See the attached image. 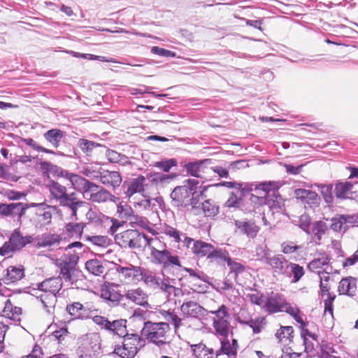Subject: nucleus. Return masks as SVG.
I'll list each match as a JSON object with an SVG mask.
<instances>
[{"label":"nucleus","instance_id":"30","mask_svg":"<svg viewBox=\"0 0 358 358\" xmlns=\"http://www.w3.org/2000/svg\"><path fill=\"white\" fill-rule=\"evenodd\" d=\"M57 278H49L37 284L38 291H60L62 284Z\"/></svg>","mask_w":358,"mask_h":358},{"label":"nucleus","instance_id":"28","mask_svg":"<svg viewBox=\"0 0 358 358\" xmlns=\"http://www.w3.org/2000/svg\"><path fill=\"white\" fill-rule=\"evenodd\" d=\"M315 186L317 187V190L320 192L325 203L329 206H331L334 203L333 184L315 183Z\"/></svg>","mask_w":358,"mask_h":358},{"label":"nucleus","instance_id":"51","mask_svg":"<svg viewBox=\"0 0 358 358\" xmlns=\"http://www.w3.org/2000/svg\"><path fill=\"white\" fill-rule=\"evenodd\" d=\"M213 327L217 334L225 337L228 335L229 331V322L221 321L219 322H213Z\"/></svg>","mask_w":358,"mask_h":358},{"label":"nucleus","instance_id":"34","mask_svg":"<svg viewBox=\"0 0 358 358\" xmlns=\"http://www.w3.org/2000/svg\"><path fill=\"white\" fill-rule=\"evenodd\" d=\"M85 227V224L83 222L80 223H68L65 226L67 234L71 237L75 236L76 238H80L83 229Z\"/></svg>","mask_w":358,"mask_h":358},{"label":"nucleus","instance_id":"46","mask_svg":"<svg viewBox=\"0 0 358 358\" xmlns=\"http://www.w3.org/2000/svg\"><path fill=\"white\" fill-rule=\"evenodd\" d=\"M331 229L336 232H345L348 229V225H344L341 219V215H338L336 217L331 220Z\"/></svg>","mask_w":358,"mask_h":358},{"label":"nucleus","instance_id":"63","mask_svg":"<svg viewBox=\"0 0 358 358\" xmlns=\"http://www.w3.org/2000/svg\"><path fill=\"white\" fill-rule=\"evenodd\" d=\"M344 225L358 226V215H341Z\"/></svg>","mask_w":358,"mask_h":358},{"label":"nucleus","instance_id":"29","mask_svg":"<svg viewBox=\"0 0 358 358\" xmlns=\"http://www.w3.org/2000/svg\"><path fill=\"white\" fill-rule=\"evenodd\" d=\"M304 273L305 271L303 266L298 264L289 262L288 265L287 273H285L284 275L289 278H292V282H296L301 280Z\"/></svg>","mask_w":358,"mask_h":358},{"label":"nucleus","instance_id":"39","mask_svg":"<svg viewBox=\"0 0 358 358\" xmlns=\"http://www.w3.org/2000/svg\"><path fill=\"white\" fill-rule=\"evenodd\" d=\"M101 297L111 306H117L123 296L120 292H101Z\"/></svg>","mask_w":358,"mask_h":358},{"label":"nucleus","instance_id":"16","mask_svg":"<svg viewBox=\"0 0 358 358\" xmlns=\"http://www.w3.org/2000/svg\"><path fill=\"white\" fill-rule=\"evenodd\" d=\"M289 263L282 255L266 257V264L270 265L274 272L278 274L284 275L285 273H287Z\"/></svg>","mask_w":358,"mask_h":358},{"label":"nucleus","instance_id":"54","mask_svg":"<svg viewBox=\"0 0 358 358\" xmlns=\"http://www.w3.org/2000/svg\"><path fill=\"white\" fill-rule=\"evenodd\" d=\"M226 262L230 269V271L236 273V275L243 273L245 269V266L244 265L234 261L230 256L227 258V261Z\"/></svg>","mask_w":358,"mask_h":358},{"label":"nucleus","instance_id":"64","mask_svg":"<svg viewBox=\"0 0 358 358\" xmlns=\"http://www.w3.org/2000/svg\"><path fill=\"white\" fill-rule=\"evenodd\" d=\"M12 203H0V216L1 217H12Z\"/></svg>","mask_w":358,"mask_h":358},{"label":"nucleus","instance_id":"26","mask_svg":"<svg viewBox=\"0 0 358 358\" xmlns=\"http://www.w3.org/2000/svg\"><path fill=\"white\" fill-rule=\"evenodd\" d=\"M65 132L59 129H52L44 133V138L48 141L54 148L59 147Z\"/></svg>","mask_w":358,"mask_h":358},{"label":"nucleus","instance_id":"35","mask_svg":"<svg viewBox=\"0 0 358 358\" xmlns=\"http://www.w3.org/2000/svg\"><path fill=\"white\" fill-rule=\"evenodd\" d=\"M169 251L167 250H159L151 248V255L158 264H162L164 269L167 268V259Z\"/></svg>","mask_w":358,"mask_h":358},{"label":"nucleus","instance_id":"37","mask_svg":"<svg viewBox=\"0 0 358 358\" xmlns=\"http://www.w3.org/2000/svg\"><path fill=\"white\" fill-rule=\"evenodd\" d=\"M23 236L19 229H15L9 238V243L15 251L20 250L24 247Z\"/></svg>","mask_w":358,"mask_h":358},{"label":"nucleus","instance_id":"59","mask_svg":"<svg viewBox=\"0 0 358 358\" xmlns=\"http://www.w3.org/2000/svg\"><path fill=\"white\" fill-rule=\"evenodd\" d=\"M310 217L308 214H303L299 217V227L307 234H309Z\"/></svg>","mask_w":358,"mask_h":358},{"label":"nucleus","instance_id":"48","mask_svg":"<svg viewBox=\"0 0 358 358\" xmlns=\"http://www.w3.org/2000/svg\"><path fill=\"white\" fill-rule=\"evenodd\" d=\"M242 199L239 198L234 192L230 193L229 197L225 203V206L234 210H241Z\"/></svg>","mask_w":358,"mask_h":358},{"label":"nucleus","instance_id":"42","mask_svg":"<svg viewBox=\"0 0 358 358\" xmlns=\"http://www.w3.org/2000/svg\"><path fill=\"white\" fill-rule=\"evenodd\" d=\"M24 276V269L16 268L15 266H9L7 268L6 280L10 282H15L20 280Z\"/></svg>","mask_w":358,"mask_h":358},{"label":"nucleus","instance_id":"45","mask_svg":"<svg viewBox=\"0 0 358 358\" xmlns=\"http://www.w3.org/2000/svg\"><path fill=\"white\" fill-rule=\"evenodd\" d=\"M357 278L349 276L343 278L338 285V291H350L356 288Z\"/></svg>","mask_w":358,"mask_h":358},{"label":"nucleus","instance_id":"31","mask_svg":"<svg viewBox=\"0 0 358 358\" xmlns=\"http://www.w3.org/2000/svg\"><path fill=\"white\" fill-rule=\"evenodd\" d=\"M58 203L60 206L66 207L68 208H71L76 205H78L79 203H85L83 201L80 200L77 197V194L76 192H71L70 194H66L64 196H63Z\"/></svg>","mask_w":358,"mask_h":358},{"label":"nucleus","instance_id":"2","mask_svg":"<svg viewBox=\"0 0 358 358\" xmlns=\"http://www.w3.org/2000/svg\"><path fill=\"white\" fill-rule=\"evenodd\" d=\"M199 184L196 179H187L183 182L182 185L176 187L170 194L171 204L174 207L185 208L189 206L188 200L191 196L192 189Z\"/></svg>","mask_w":358,"mask_h":358},{"label":"nucleus","instance_id":"13","mask_svg":"<svg viewBox=\"0 0 358 358\" xmlns=\"http://www.w3.org/2000/svg\"><path fill=\"white\" fill-rule=\"evenodd\" d=\"M210 163V159L195 160L194 162H185L182 164V172H185L186 175L195 178H199L200 173L203 172L205 165Z\"/></svg>","mask_w":358,"mask_h":358},{"label":"nucleus","instance_id":"38","mask_svg":"<svg viewBox=\"0 0 358 358\" xmlns=\"http://www.w3.org/2000/svg\"><path fill=\"white\" fill-rule=\"evenodd\" d=\"M108 331H113L120 336H124L126 332V320H118L110 322Z\"/></svg>","mask_w":358,"mask_h":358},{"label":"nucleus","instance_id":"49","mask_svg":"<svg viewBox=\"0 0 358 358\" xmlns=\"http://www.w3.org/2000/svg\"><path fill=\"white\" fill-rule=\"evenodd\" d=\"M178 162L176 159H169L164 161H159L155 163V166L160 169L164 172H169L170 169L177 166Z\"/></svg>","mask_w":358,"mask_h":358},{"label":"nucleus","instance_id":"22","mask_svg":"<svg viewBox=\"0 0 358 358\" xmlns=\"http://www.w3.org/2000/svg\"><path fill=\"white\" fill-rule=\"evenodd\" d=\"M116 271L122 274L125 279L129 280H139V275L141 274V268L130 265L129 266H122L116 265Z\"/></svg>","mask_w":358,"mask_h":358},{"label":"nucleus","instance_id":"40","mask_svg":"<svg viewBox=\"0 0 358 358\" xmlns=\"http://www.w3.org/2000/svg\"><path fill=\"white\" fill-rule=\"evenodd\" d=\"M229 254L228 251L226 250H223L222 248H216L210 250V252L207 256L208 259H212V260H221L223 262H227V258H229Z\"/></svg>","mask_w":358,"mask_h":358},{"label":"nucleus","instance_id":"36","mask_svg":"<svg viewBox=\"0 0 358 358\" xmlns=\"http://www.w3.org/2000/svg\"><path fill=\"white\" fill-rule=\"evenodd\" d=\"M85 268L92 274L99 275L104 271L102 263L97 259H90L85 263Z\"/></svg>","mask_w":358,"mask_h":358},{"label":"nucleus","instance_id":"21","mask_svg":"<svg viewBox=\"0 0 358 358\" xmlns=\"http://www.w3.org/2000/svg\"><path fill=\"white\" fill-rule=\"evenodd\" d=\"M297 199L308 204H318L320 198L318 194L313 191L305 189H296L294 192Z\"/></svg>","mask_w":358,"mask_h":358},{"label":"nucleus","instance_id":"10","mask_svg":"<svg viewBox=\"0 0 358 358\" xmlns=\"http://www.w3.org/2000/svg\"><path fill=\"white\" fill-rule=\"evenodd\" d=\"M141 274L139 275L141 279L144 281V282L150 286H154V288H160L162 290L167 289L168 288L173 287L174 291H178L179 289L175 287H173L168 284V280H162L160 282V279L157 278L154 273L146 269L141 268Z\"/></svg>","mask_w":358,"mask_h":358},{"label":"nucleus","instance_id":"9","mask_svg":"<svg viewBox=\"0 0 358 358\" xmlns=\"http://www.w3.org/2000/svg\"><path fill=\"white\" fill-rule=\"evenodd\" d=\"M238 185L241 187L237 186V188H243L250 194L255 191L257 194H262L265 192V195H266L269 190L276 189L277 185L275 184V181H264L262 182H238Z\"/></svg>","mask_w":358,"mask_h":358},{"label":"nucleus","instance_id":"14","mask_svg":"<svg viewBox=\"0 0 358 358\" xmlns=\"http://www.w3.org/2000/svg\"><path fill=\"white\" fill-rule=\"evenodd\" d=\"M99 180L103 185L115 189L120 187L122 179L118 171L103 170L99 175Z\"/></svg>","mask_w":358,"mask_h":358},{"label":"nucleus","instance_id":"43","mask_svg":"<svg viewBox=\"0 0 358 358\" xmlns=\"http://www.w3.org/2000/svg\"><path fill=\"white\" fill-rule=\"evenodd\" d=\"M13 215L12 217H17V222H22V217L25 215V212L27 210V206L25 205V203L18 202V203H12Z\"/></svg>","mask_w":358,"mask_h":358},{"label":"nucleus","instance_id":"47","mask_svg":"<svg viewBox=\"0 0 358 358\" xmlns=\"http://www.w3.org/2000/svg\"><path fill=\"white\" fill-rule=\"evenodd\" d=\"M322 298L324 302V315H327V313L330 317L333 316V302L336 298V295L332 294L331 292H327L322 294Z\"/></svg>","mask_w":358,"mask_h":358},{"label":"nucleus","instance_id":"11","mask_svg":"<svg viewBox=\"0 0 358 358\" xmlns=\"http://www.w3.org/2000/svg\"><path fill=\"white\" fill-rule=\"evenodd\" d=\"M275 184L278 187L276 189L269 190L266 195H265V192H264L263 197H264L266 200L265 205L268 206L271 210L278 213L282 209L284 203L283 199L278 192L280 184L279 182H275Z\"/></svg>","mask_w":358,"mask_h":358},{"label":"nucleus","instance_id":"44","mask_svg":"<svg viewBox=\"0 0 358 358\" xmlns=\"http://www.w3.org/2000/svg\"><path fill=\"white\" fill-rule=\"evenodd\" d=\"M40 299L46 308H53L57 301V296L54 292H44L41 295Z\"/></svg>","mask_w":358,"mask_h":358},{"label":"nucleus","instance_id":"52","mask_svg":"<svg viewBox=\"0 0 358 358\" xmlns=\"http://www.w3.org/2000/svg\"><path fill=\"white\" fill-rule=\"evenodd\" d=\"M327 228L326 224L322 221L315 222L312 227V232L318 241L321 240L322 235L325 233Z\"/></svg>","mask_w":358,"mask_h":358},{"label":"nucleus","instance_id":"8","mask_svg":"<svg viewBox=\"0 0 358 358\" xmlns=\"http://www.w3.org/2000/svg\"><path fill=\"white\" fill-rule=\"evenodd\" d=\"M265 199L262 194H250L248 199H243L241 205V210L245 214L259 213L261 208L265 206Z\"/></svg>","mask_w":358,"mask_h":358},{"label":"nucleus","instance_id":"20","mask_svg":"<svg viewBox=\"0 0 358 358\" xmlns=\"http://www.w3.org/2000/svg\"><path fill=\"white\" fill-rule=\"evenodd\" d=\"M193 354L197 358H217L218 352H215L213 348H208L203 343L191 345Z\"/></svg>","mask_w":358,"mask_h":358},{"label":"nucleus","instance_id":"25","mask_svg":"<svg viewBox=\"0 0 358 358\" xmlns=\"http://www.w3.org/2000/svg\"><path fill=\"white\" fill-rule=\"evenodd\" d=\"M62 241V237L56 234L45 233L43 234L37 243L39 248L51 247L59 245Z\"/></svg>","mask_w":358,"mask_h":358},{"label":"nucleus","instance_id":"61","mask_svg":"<svg viewBox=\"0 0 358 358\" xmlns=\"http://www.w3.org/2000/svg\"><path fill=\"white\" fill-rule=\"evenodd\" d=\"M59 266L61 269V274L62 275L63 278L66 280H70L71 279V269L72 268L69 265V262H67L66 260H63L60 263Z\"/></svg>","mask_w":358,"mask_h":358},{"label":"nucleus","instance_id":"27","mask_svg":"<svg viewBox=\"0 0 358 358\" xmlns=\"http://www.w3.org/2000/svg\"><path fill=\"white\" fill-rule=\"evenodd\" d=\"M293 332V328L290 326L280 327L275 334L277 339L280 343V345L282 346L289 345L292 341Z\"/></svg>","mask_w":358,"mask_h":358},{"label":"nucleus","instance_id":"18","mask_svg":"<svg viewBox=\"0 0 358 358\" xmlns=\"http://www.w3.org/2000/svg\"><path fill=\"white\" fill-rule=\"evenodd\" d=\"M208 186H196L192 189L194 190L192 191L191 196L192 197L189 198L188 203L189 206H191L192 210L197 209L200 208L201 204L200 203V199L206 198V192L208 189Z\"/></svg>","mask_w":358,"mask_h":358},{"label":"nucleus","instance_id":"55","mask_svg":"<svg viewBox=\"0 0 358 358\" xmlns=\"http://www.w3.org/2000/svg\"><path fill=\"white\" fill-rule=\"evenodd\" d=\"M329 258L328 257L315 259L308 264V268L310 271H314L322 268L324 265H327L329 264Z\"/></svg>","mask_w":358,"mask_h":358},{"label":"nucleus","instance_id":"17","mask_svg":"<svg viewBox=\"0 0 358 358\" xmlns=\"http://www.w3.org/2000/svg\"><path fill=\"white\" fill-rule=\"evenodd\" d=\"M354 184L351 182L337 180L335 184L334 194L336 199L340 200L350 199V195Z\"/></svg>","mask_w":358,"mask_h":358},{"label":"nucleus","instance_id":"32","mask_svg":"<svg viewBox=\"0 0 358 358\" xmlns=\"http://www.w3.org/2000/svg\"><path fill=\"white\" fill-rule=\"evenodd\" d=\"M213 249V245L210 243L203 242L202 241H196L194 243L192 248L193 252L197 256L204 257L208 256L210 250Z\"/></svg>","mask_w":358,"mask_h":358},{"label":"nucleus","instance_id":"62","mask_svg":"<svg viewBox=\"0 0 358 358\" xmlns=\"http://www.w3.org/2000/svg\"><path fill=\"white\" fill-rule=\"evenodd\" d=\"M92 318L93 322L99 326L101 329L108 330L110 321L108 319L100 315H94L92 316Z\"/></svg>","mask_w":358,"mask_h":358},{"label":"nucleus","instance_id":"57","mask_svg":"<svg viewBox=\"0 0 358 358\" xmlns=\"http://www.w3.org/2000/svg\"><path fill=\"white\" fill-rule=\"evenodd\" d=\"M319 277L320 279V291H329L331 289V286L329 285V273L326 271L319 273Z\"/></svg>","mask_w":358,"mask_h":358},{"label":"nucleus","instance_id":"6","mask_svg":"<svg viewBox=\"0 0 358 358\" xmlns=\"http://www.w3.org/2000/svg\"><path fill=\"white\" fill-rule=\"evenodd\" d=\"M140 341L139 336L136 334H127L124 336L122 345L115 347L114 353L122 358H133L137 353Z\"/></svg>","mask_w":358,"mask_h":358},{"label":"nucleus","instance_id":"58","mask_svg":"<svg viewBox=\"0 0 358 358\" xmlns=\"http://www.w3.org/2000/svg\"><path fill=\"white\" fill-rule=\"evenodd\" d=\"M117 213L119 214V217L120 218H128L131 217L134 213L133 209L129 205H121L119 204L117 206Z\"/></svg>","mask_w":358,"mask_h":358},{"label":"nucleus","instance_id":"41","mask_svg":"<svg viewBox=\"0 0 358 358\" xmlns=\"http://www.w3.org/2000/svg\"><path fill=\"white\" fill-rule=\"evenodd\" d=\"M78 146L84 153H85L87 155H90V154L95 148L99 147L101 145L98 143L85 138H80L78 142Z\"/></svg>","mask_w":358,"mask_h":358},{"label":"nucleus","instance_id":"23","mask_svg":"<svg viewBox=\"0 0 358 358\" xmlns=\"http://www.w3.org/2000/svg\"><path fill=\"white\" fill-rule=\"evenodd\" d=\"M182 312L192 317H197L200 315H204L206 310L194 301H188L184 303L181 306Z\"/></svg>","mask_w":358,"mask_h":358},{"label":"nucleus","instance_id":"12","mask_svg":"<svg viewBox=\"0 0 358 358\" xmlns=\"http://www.w3.org/2000/svg\"><path fill=\"white\" fill-rule=\"evenodd\" d=\"M145 178L143 176L134 178L131 180H126L123 182L122 188L127 197H131L137 192L144 191V183Z\"/></svg>","mask_w":358,"mask_h":358},{"label":"nucleus","instance_id":"3","mask_svg":"<svg viewBox=\"0 0 358 358\" xmlns=\"http://www.w3.org/2000/svg\"><path fill=\"white\" fill-rule=\"evenodd\" d=\"M39 164L41 169L44 172L51 174L55 178H62L69 180L72 187L76 189L78 186L82 185V182L87 183L86 181H84L83 177L64 169L51 162L44 161L41 162Z\"/></svg>","mask_w":358,"mask_h":358},{"label":"nucleus","instance_id":"53","mask_svg":"<svg viewBox=\"0 0 358 358\" xmlns=\"http://www.w3.org/2000/svg\"><path fill=\"white\" fill-rule=\"evenodd\" d=\"M213 314V322H219L221 321H227L229 315L227 313V309L224 306H222L217 310L210 311Z\"/></svg>","mask_w":358,"mask_h":358},{"label":"nucleus","instance_id":"5","mask_svg":"<svg viewBox=\"0 0 358 358\" xmlns=\"http://www.w3.org/2000/svg\"><path fill=\"white\" fill-rule=\"evenodd\" d=\"M84 181L81 186H78L76 189L83 191L85 193L90 192V199L93 202L103 203L108 200L115 201L117 198L112 195L109 191L101 186H99L89 180L84 178Z\"/></svg>","mask_w":358,"mask_h":358},{"label":"nucleus","instance_id":"56","mask_svg":"<svg viewBox=\"0 0 358 358\" xmlns=\"http://www.w3.org/2000/svg\"><path fill=\"white\" fill-rule=\"evenodd\" d=\"M151 52L164 57H175L176 56V53L175 52L159 48L158 46L152 47Z\"/></svg>","mask_w":358,"mask_h":358},{"label":"nucleus","instance_id":"4","mask_svg":"<svg viewBox=\"0 0 358 358\" xmlns=\"http://www.w3.org/2000/svg\"><path fill=\"white\" fill-rule=\"evenodd\" d=\"M147 338L158 345L165 344L169 338L170 327L166 322L145 324Z\"/></svg>","mask_w":358,"mask_h":358},{"label":"nucleus","instance_id":"1","mask_svg":"<svg viewBox=\"0 0 358 358\" xmlns=\"http://www.w3.org/2000/svg\"><path fill=\"white\" fill-rule=\"evenodd\" d=\"M250 300L253 303L262 306L270 313L285 311L291 315L302 326L305 325L303 319L299 315V309L287 303L277 293L271 292L269 294L266 292L264 294L262 292H256L250 295Z\"/></svg>","mask_w":358,"mask_h":358},{"label":"nucleus","instance_id":"50","mask_svg":"<svg viewBox=\"0 0 358 358\" xmlns=\"http://www.w3.org/2000/svg\"><path fill=\"white\" fill-rule=\"evenodd\" d=\"M127 297L136 304L141 306L148 305V301L143 292H128Z\"/></svg>","mask_w":358,"mask_h":358},{"label":"nucleus","instance_id":"15","mask_svg":"<svg viewBox=\"0 0 358 358\" xmlns=\"http://www.w3.org/2000/svg\"><path fill=\"white\" fill-rule=\"evenodd\" d=\"M268 358H299V354L293 352L291 348L275 345L268 348Z\"/></svg>","mask_w":358,"mask_h":358},{"label":"nucleus","instance_id":"7","mask_svg":"<svg viewBox=\"0 0 358 358\" xmlns=\"http://www.w3.org/2000/svg\"><path fill=\"white\" fill-rule=\"evenodd\" d=\"M139 236L140 232L138 230L128 229L116 234L115 240L121 248H140Z\"/></svg>","mask_w":358,"mask_h":358},{"label":"nucleus","instance_id":"60","mask_svg":"<svg viewBox=\"0 0 358 358\" xmlns=\"http://www.w3.org/2000/svg\"><path fill=\"white\" fill-rule=\"evenodd\" d=\"M104 215L101 213H97L92 209H90L88 212L86 213L87 219L91 222H94L96 224H101L102 222L101 217H103Z\"/></svg>","mask_w":358,"mask_h":358},{"label":"nucleus","instance_id":"19","mask_svg":"<svg viewBox=\"0 0 358 358\" xmlns=\"http://www.w3.org/2000/svg\"><path fill=\"white\" fill-rule=\"evenodd\" d=\"M234 224L241 234L249 238H255L259 230V227L253 222L236 220Z\"/></svg>","mask_w":358,"mask_h":358},{"label":"nucleus","instance_id":"33","mask_svg":"<svg viewBox=\"0 0 358 358\" xmlns=\"http://www.w3.org/2000/svg\"><path fill=\"white\" fill-rule=\"evenodd\" d=\"M201 208L207 217H214L219 213V206L211 199H206L201 203Z\"/></svg>","mask_w":358,"mask_h":358},{"label":"nucleus","instance_id":"24","mask_svg":"<svg viewBox=\"0 0 358 358\" xmlns=\"http://www.w3.org/2000/svg\"><path fill=\"white\" fill-rule=\"evenodd\" d=\"M48 187L49 189L50 196L57 202L67 194L66 187L53 180H50L49 181Z\"/></svg>","mask_w":358,"mask_h":358}]
</instances>
